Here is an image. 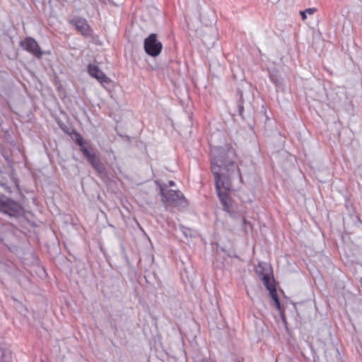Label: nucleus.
<instances>
[{"label":"nucleus","mask_w":362,"mask_h":362,"mask_svg":"<svg viewBox=\"0 0 362 362\" xmlns=\"http://www.w3.org/2000/svg\"><path fill=\"white\" fill-rule=\"evenodd\" d=\"M98 1L100 2H101L102 4H107L110 1V0H98Z\"/></svg>","instance_id":"19"},{"label":"nucleus","mask_w":362,"mask_h":362,"mask_svg":"<svg viewBox=\"0 0 362 362\" xmlns=\"http://www.w3.org/2000/svg\"><path fill=\"white\" fill-rule=\"evenodd\" d=\"M259 277L263 281L264 286L269 291V295L273 300L272 305L279 310H281V303L277 295L276 288L274 284L273 277L270 276L269 274H265L263 272L261 264H259V269H257Z\"/></svg>","instance_id":"4"},{"label":"nucleus","mask_w":362,"mask_h":362,"mask_svg":"<svg viewBox=\"0 0 362 362\" xmlns=\"http://www.w3.org/2000/svg\"><path fill=\"white\" fill-rule=\"evenodd\" d=\"M269 76H270V78L271 80L276 84V85H279L280 84V80L278 78V77L272 74V73H270L269 74Z\"/></svg>","instance_id":"15"},{"label":"nucleus","mask_w":362,"mask_h":362,"mask_svg":"<svg viewBox=\"0 0 362 362\" xmlns=\"http://www.w3.org/2000/svg\"><path fill=\"white\" fill-rule=\"evenodd\" d=\"M74 139L75 141V143L80 146V151L81 153H82V149L83 148H89V146H90V145H88V146L86 145V142H85L83 138L78 132H75L74 133Z\"/></svg>","instance_id":"14"},{"label":"nucleus","mask_w":362,"mask_h":362,"mask_svg":"<svg viewBox=\"0 0 362 362\" xmlns=\"http://www.w3.org/2000/svg\"><path fill=\"white\" fill-rule=\"evenodd\" d=\"M0 362H12L11 352L8 349L0 347Z\"/></svg>","instance_id":"13"},{"label":"nucleus","mask_w":362,"mask_h":362,"mask_svg":"<svg viewBox=\"0 0 362 362\" xmlns=\"http://www.w3.org/2000/svg\"><path fill=\"white\" fill-rule=\"evenodd\" d=\"M247 112H249L250 113V110H251V108H250V102H249V105L247 106Z\"/></svg>","instance_id":"21"},{"label":"nucleus","mask_w":362,"mask_h":362,"mask_svg":"<svg viewBox=\"0 0 362 362\" xmlns=\"http://www.w3.org/2000/svg\"><path fill=\"white\" fill-rule=\"evenodd\" d=\"M300 13L302 19L305 20L307 18L305 12H304V11H302L300 12Z\"/></svg>","instance_id":"18"},{"label":"nucleus","mask_w":362,"mask_h":362,"mask_svg":"<svg viewBox=\"0 0 362 362\" xmlns=\"http://www.w3.org/2000/svg\"><path fill=\"white\" fill-rule=\"evenodd\" d=\"M20 45L35 57L39 59L42 57V52L34 38L28 37L20 42Z\"/></svg>","instance_id":"9"},{"label":"nucleus","mask_w":362,"mask_h":362,"mask_svg":"<svg viewBox=\"0 0 362 362\" xmlns=\"http://www.w3.org/2000/svg\"><path fill=\"white\" fill-rule=\"evenodd\" d=\"M69 23L76 28L78 32H79L84 37H90L92 35V30L88 23V21L81 17L75 16L73 18L69 20Z\"/></svg>","instance_id":"8"},{"label":"nucleus","mask_w":362,"mask_h":362,"mask_svg":"<svg viewBox=\"0 0 362 362\" xmlns=\"http://www.w3.org/2000/svg\"><path fill=\"white\" fill-rule=\"evenodd\" d=\"M0 211L11 216H16L23 212V209L18 202L0 195Z\"/></svg>","instance_id":"5"},{"label":"nucleus","mask_w":362,"mask_h":362,"mask_svg":"<svg viewBox=\"0 0 362 362\" xmlns=\"http://www.w3.org/2000/svg\"><path fill=\"white\" fill-rule=\"evenodd\" d=\"M202 40L206 47H213L218 40L217 30L214 28H206L202 35Z\"/></svg>","instance_id":"12"},{"label":"nucleus","mask_w":362,"mask_h":362,"mask_svg":"<svg viewBox=\"0 0 362 362\" xmlns=\"http://www.w3.org/2000/svg\"><path fill=\"white\" fill-rule=\"evenodd\" d=\"M194 362H214V361L209 358H197Z\"/></svg>","instance_id":"17"},{"label":"nucleus","mask_w":362,"mask_h":362,"mask_svg":"<svg viewBox=\"0 0 362 362\" xmlns=\"http://www.w3.org/2000/svg\"><path fill=\"white\" fill-rule=\"evenodd\" d=\"M210 145L211 171L215 177L217 194L223 209L230 211V199L228 192L231 188V180L235 177L241 179L239 169L234 161L235 151L228 145Z\"/></svg>","instance_id":"1"},{"label":"nucleus","mask_w":362,"mask_h":362,"mask_svg":"<svg viewBox=\"0 0 362 362\" xmlns=\"http://www.w3.org/2000/svg\"><path fill=\"white\" fill-rule=\"evenodd\" d=\"M144 48L148 55L156 57L161 52L163 45L157 40V35L151 33L144 40Z\"/></svg>","instance_id":"7"},{"label":"nucleus","mask_w":362,"mask_h":362,"mask_svg":"<svg viewBox=\"0 0 362 362\" xmlns=\"http://www.w3.org/2000/svg\"><path fill=\"white\" fill-rule=\"evenodd\" d=\"M82 154L86 158L87 161L92 168L99 174L104 175L106 173V169L104 164L100 161V158L95 155L94 149L92 146L89 148H83Z\"/></svg>","instance_id":"6"},{"label":"nucleus","mask_w":362,"mask_h":362,"mask_svg":"<svg viewBox=\"0 0 362 362\" xmlns=\"http://www.w3.org/2000/svg\"><path fill=\"white\" fill-rule=\"evenodd\" d=\"M247 95H249V92H244L243 90H241L240 89L238 90V99L237 100L236 105L234 107H232L230 108V113L231 115L235 117V115H239L243 119H245L246 117L243 115L244 111V95L247 96Z\"/></svg>","instance_id":"11"},{"label":"nucleus","mask_w":362,"mask_h":362,"mask_svg":"<svg viewBox=\"0 0 362 362\" xmlns=\"http://www.w3.org/2000/svg\"><path fill=\"white\" fill-rule=\"evenodd\" d=\"M156 184L160 189V194L162 197V202L166 206L173 205L179 208H185L187 206V201L179 190H165L166 186L160 182L156 181Z\"/></svg>","instance_id":"3"},{"label":"nucleus","mask_w":362,"mask_h":362,"mask_svg":"<svg viewBox=\"0 0 362 362\" xmlns=\"http://www.w3.org/2000/svg\"><path fill=\"white\" fill-rule=\"evenodd\" d=\"M330 328L323 325L317 332L318 346L315 351V362H339V353L334 346L331 338Z\"/></svg>","instance_id":"2"},{"label":"nucleus","mask_w":362,"mask_h":362,"mask_svg":"<svg viewBox=\"0 0 362 362\" xmlns=\"http://www.w3.org/2000/svg\"><path fill=\"white\" fill-rule=\"evenodd\" d=\"M88 72L92 77L96 78L104 87H106L111 82V80L96 65L89 64L88 66Z\"/></svg>","instance_id":"10"},{"label":"nucleus","mask_w":362,"mask_h":362,"mask_svg":"<svg viewBox=\"0 0 362 362\" xmlns=\"http://www.w3.org/2000/svg\"><path fill=\"white\" fill-rule=\"evenodd\" d=\"M317 11V9L315 8H306L304 12H305L306 14L313 15Z\"/></svg>","instance_id":"16"},{"label":"nucleus","mask_w":362,"mask_h":362,"mask_svg":"<svg viewBox=\"0 0 362 362\" xmlns=\"http://www.w3.org/2000/svg\"><path fill=\"white\" fill-rule=\"evenodd\" d=\"M169 186L173 187L175 185V182L172 180L169 181L168 182Z\"/></svg>","instance_id":"20"}]
</instances>
